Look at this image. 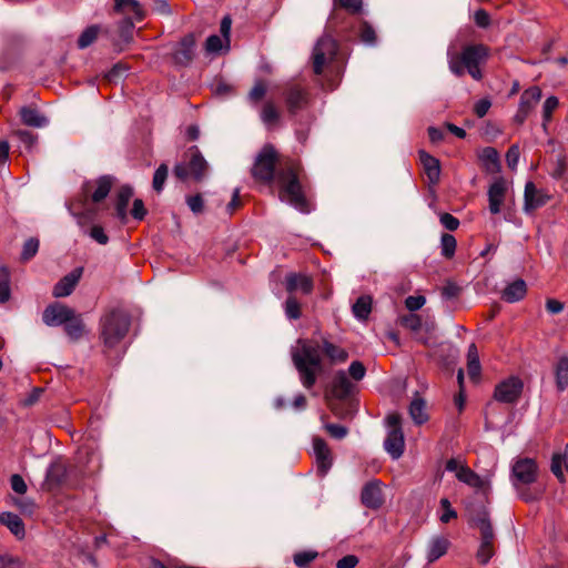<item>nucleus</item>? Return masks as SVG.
<instances>
[{"instance_id": "nucleus-1", "label": "nucleus", "mask_w": 568, "mask_h": 568, "mask_svg": "<svg viewBox=\"0 0 568 568\" xmlns=\"http://www.w3.org/2000/svg\"><path fill=\"white\" fill-rule=\"evenodd\" d=\"M324 353L332 365L343 364L348 359V352L327 341L323 339L322 346L307 338H300L291 348L293 364L298 372L302 385L310 389L323 369L322 355Z\"/></svg>"}, {"instance_id": "nucleus-2", "label": "nucleus", "mask_w": 568, "mask_h": 568, "mask_svg": "<svg viewBox=\"0 0 568 568\" xmlns=\"http://www.w3.org/2000/svg\"><path fill=\"white\" fill-rule=\"evenodd\" d=\"M487 57L488 49L483 44L467 45L460 54L447 51L448 67L452 73L462 77L466 69L475 80L483 78L480 64L486 61Z\"/></svg>"}, {"instance_id": "nucleus-3", "label": "nucleus", "mask_w": 568, "mask_h": 568, "mask_svg": "<svg viewBox=\"0 0 568 568\" xmlns=\"http://www.w3.org/2000/svg\"><path fill=\"white\" fill-rule=\"evenodd\" d=\"M470 520L479 528L481 541L476 554L477 560L481 565H486L494 556L493 541L495 534L489 519L488 510L485 506H467Z\"/></svg>"}, {"instance_id": "nucleus-4", "label": "nucleus", "mask_w": 568, "mask_h": 568, "mask_svg": "<svg viewBox=\"0 0 568 568\" xmlns=\"http://www.w3.org/2000/svg\"><path fill=\"white\" fill-rule=\"evenodd\" d=\"M101 325L104 344L113 347L126 335L130 317L122 311H112L101 320Z\"/></svg>"}, {"instance_id": "nucleus-5", "label": "nucleus", "mask_w": 568, "mask_h": 568, "mask_svg": "<svg viewBox=\"0 0 568 568\" xmlns=\"http://www.w3.org/2000/svg\"><path fill=\"white\" fill-rule=\"evenodd\" d=\"M206 170L207 162L197 146H192L185 152L184 160L175 164L173 173L182 181L189 178L200 181L204 178Z\"/></svg>"}, {"instance_id": "nucleus-6", "label": "nucleus", "mask_w": 568, "mask_h": 568, "mask_svg": "<svg viewBox=\"0 0 568 568\" xmlns=\"http://www.w3.org/2000/svg\"><path fill=\"white\" fill-rule=\"evenodd\" d=\"M278 180L281 183V199L303 213L308 212L307 202L294 171L290 169L282 173Z\"/></svg>"}, {"instance_id": "nucleus-7", "label": "nucleus", "mask_w": 568, "mask_h": 568, "mask_svg": "<svg viewBox=\"0 0 568 568\" xmlns=\"http://www.w3.org/2000/svg\"><path fill=\"white\" fill-rule=\"evenodd\" d=\"M446 470L455 473L456 478L463 484L488 493L490 489V476L481 477L470 469L464 460L457 458H450L446 463Z\"/></svg>"}, {"instance_id": "nucleus-8", "label": "nucleus", "mask_w": 568, "mask_h": 568, "mask_svg": "<svg viewBox=\"0 0 568 568\" xmlns=\"http://www.w3.org/2000/svg\"><path fill=\"white\" fill-rule=\"evenodd\" d=\"M337 53V43L329 36L320 38L313 49V70L316 74H321L324 68L333 61Z\"/></svg>"}, {"instance_id": "nucleus-9", "label": "nucleus", "mask_w": 568, "mask_h": 568, "mask_svg": "<svg viewBox=\"0 0 568 568\" xmlns=\"http://www.w3.org/2000/svg\"><path fill=\"white\" fill-rule=\"evenodd\" d=\"M276 151L272 145H265L256 156L252 174L255 179L271 182L274 178Z\"/></svg>"}, {"instance_id": "nucleus-10", "label": "nucleus", "mask_w": 568, "mask_h": 568, "mask_svg": "<svg viewBox=\"0 0 568 568\" xmlns=\"http://www.w3.org/2000/svg\"><path fill=\"white\" fill-rule=\"evenodd\" d=\"M523 381L517 376H510L496 385L494 398L504 404L516 403L523 392Z\"/></svg>"}, {"instance_id": "nucleus-11", "label": "nucleus", "mask_w": 568, "mask_h": 568, "mask_svg": "<svg viewBox=\"0 0 568 568\" xmlns=\"http://www.w3.org/2000/svg\"><path fill=\"white\" fill-rule=\"evenodd\" d=\"M542 97L541 89L537 85L526 89L519 100L517 112L514 115V122L523 124Z\"/></svg>"}, {"instance_id": "nucleus-12", "label": "nucleus", "mask_w": 568, "mask_h": 568, "mask_svg": "<svg viewBox=\"0 0 568 568\" xmlns=\"http://www.w3.org/2000/svg\"><path fill=\"white\" fill-rule=\"evenodd\" d=\"M511 473L514 476V485L518 489L517 483L530 485L536 481L538 466L531 458H520L513 465Z\"/></svg>"}, {"instance_id": "nucleus-13", "label": "nucleus", "mask_w": 568, "mask_h": 568, "mask_svg": "<svg viewBox=\"0 0 568 568\" xmlns=\"http://www.w3.org/2000/svg\"><path fill=\"white\" fill-rule=\"evenodd\" d=\"M114 178L111 175H102L99 179L85 181L82 185V192L85 196H91L95 203L104 200L113 185Z\"/></svg>"}, {"instance_id": "nucleus-14", "label": "nucleus", "mask_w": 568, "mask_h": 568, "mask_svg": "<svg viewBox=\"0 0 568 568\" xmlns=\"http://www.w3.org/2000/svg\"><path fill=\"white\" fill-rule=\"evenodd\" d=\"M508 192V183L504 178H496L489 185L487 191L488 196V209L494 215L498 214L503 210L506 196Z\"/></svg>"}, {"instance_id": "nucleus-15", "label": "nucleus", "mask_w": 568, "mask_h": 568, "mask_svg": "<svg viewBox=\"0 0 568 568\" xmlns=\"http://www.w3.org/2000/svg\"><path fill=\"white\" fill-rule=\"evenodd\" d=\"M73 313L74 310L60 303H54L45 307L42 321L48 326H60L64 325L68 320H72Z\"/></svg>"}, {"instance_id": "nucleus-16", "label": "nucleus", "mask_w": 568, "mask_h": 568, "mask_svg": "<svg viewBox=\"0 0 568 568\" xmlns=\"http://www.w3.org/2000/svg\"><path fill=\"white\" fill-rule=\"evenodd\" d=\"M550 200V195L542 189H538L532 182H527L524 192V210L531 212L544 206Z\"/></svg>"}, {"instance_id": "nucleus-17", "label": "nucleus", "mask_w": 568, "mask_h": 568, "mask_svg": "<svg viewBox=\"0 0 568 568\" xmlns=\"http://www.w3.org/2000/svg\"><path fill=\"white\" fill-rule=\"evenodd\" d=\"M361 500L364 506L371 509H378L384 504V498L379 480H372L367 483L361 494Z\"/></svg>"}, {"instance_id": "nucleus-18", "label": "nucleus", "mask_w": 568, "mask_h": 568, "mask_svg": "<svg viewBox=\"0 0 568 568\" xmlns=\"http://www.w3.org/2000/svg\"><path fill=\"white\" fill-rule=\"evenodd\" d=\"M313 452L316 459L317 470L325 476L332 467V453L326 442L320 437L313 439Z\"/></svg>"}, {"instance_id": "nucleus-19", "label": "nucleus", "mask_w": 568, "mask_h": 568, "mask_svg": "<svg viewBox=\"0 0 568 568\" xmlns=\"http://www.w3.org/2000/svg\"><path fill=\"white\" fill-rule=\"evenodd\" d=\"M67 478V467L60 462L55 460L50 464L47 469L43 487L48 490L59 487Z\"/></svg>"}, {"instance_id": "nucleus-20", "label": "nucleus", "mask_w": 568, "mask_h": 568, "mask_svg": "<svg viewBox=\"0 0 568 568\" xmlns=\"http://www.w3.org/2000/svg\"><path fill=\"white\" fill-rule=\"evenodd\" d=\"M285 287L291 294L300 291L307 295L313 291V281L308 275L303 273H288L285 276Z\"/></svg>"}, {"instance_id": "nucleus-21", "label": "nucleus", "mask_w": 568, "mask_h": 568, "mask_svg": "<svg viewBox=\"0 0 568 568\" xmlns=\"http://www.w3.org/2000/svg\"><path fill=\"white\" fill-rule=\"evenodd\" d=\"M82 275V268H74L71 273L63 276L53 287V295L55 297L69 296L77 286Z\"/></svg>"}, {"instance_id": "nucleus-22", "label": "nucleus", "mask_w": 568, "mask_h": 568, "mask_svg": "<svg viewBox=\"0 0 568 568\" xmlns=\"http://www.w3.org/2000/svg\"><path fill=\"white\" fill-rule=\"evenodd\" d=\"M405 447L404 434L402 429H389L387 437L384 442L385 450L392 456L393 459H398Z\"/></svg>"}, {"instance_id": "nucleus-23", "label": "nucleus", "mask_w": 568, "mask_h": 568, "mask_svg": "<svg viewBox=\"0 0 568 568\" xmlns=\"http://www.w3.org/2000/svg\"><path fill=\"white\" fill-rule=\"evenodd\" d=\"M288 111L295 114L308 104V93L301 88H291L286 94Z\"/></svg>"}, {"instance_id": "nucleus-24", "label": "nucleus", "mask_w": 568, "mask_h": 568, "mask_svg": "<svg viewBox=\"0 0 568 568\" xmlns=\"http://www.w3.org/2000/svg\"><path fill=\"white\" fill-rule=\"evenodd\" d=\"M133 196V189L130 185H123L120 187L116 195L115 211L118 219L125 223L128 220V205Z\"/></svg>"}, {"instance_id": "nucleus-25", "label": "nucleus", "mask_w": 568, "mask_h": 568, "mask_svg": "<svg viewBox=\"0 0 568 568\" xmlns=\"http://www.w3.org/2000/svg\"><path fill=\"white\" fill-rule=\"evenodd\" d=\"M333 392L336 397L345 398L352 394L354 386L347 377V373L343 369L337 371L332 382Z\"/></svg>"}, {"instance_id": "nucleus-26", "label": "nucleus", "mask_w": 568, "mask_h": 568, "mask_svg": "<svg viewBox=\"0 0 568 568\" xmlns=\"http://www.w3.org/2000/svg\"><path fill=\"white\" fill-rule=\"evenodd\" d=\"M527 286L524 280L509 283L501 293V298L508 303H516L526 296Z\"/></svg>"}, {"instance_id": "nucleus-27", "label": "nucleus", "mask_w": 568, "mask_h": 568, "mask_svg": "<svg viewBox=\"0 0 568 568\" xmlns=\"http://www.w3.org/2000/svg\"><path fill=\"white\" fill-rule=\"evenodd\" d=\"M449 547V541L445 537L436 536L432 538L427 545V561L434 562L444 556Z\"/></svg>"}, {"instance_id": "nucleus-28", "label": "nucleus", "mask_w": 568, "mask_h": 568, "mask_svg": "<svg viewBox=\"0 0 568 568\" xmlns=\"http://www.w3.org/2000/svg\"><path fill=\"white\" fill-rule=\"evenodd\" d=\"M419 158L427 178L432 184H436L440 176V164L439 161L426 153L425 151L419 152Z\"/></svg>"}, {"instance_id": "nucleus-29", "label": "nucleus", "mask_w": 568, "mask_h": 568, "mask_svg": "<svg viewBox=\"0 0 568 568\" xmlns=\"http://www.w3.org/2000/svg\"><path fill=\"white\" fill-rule=\"evenodd\" d=\"M114 11L131 14L136 21L144 18V11L136 0H114Z\"/></svg>"}, {"instance_id": "nucleus-30", "label": "nucleus", "mask_w": 568, "mask_h": 568, "mask_svg": "<svg viewBox=\"0 0 568 568\" xmlns=\"http://www.w3.org/2000/svg\"><path fill=\"white\" fill-rule=\"evenodd\" d=\"M408 412L410 418L417 425H422L428 420L426 402L419 396H415L413 398V400L409 404Z\"/></svg>"}, {"instance_id": "nucleus-31", "label": "nucleus", "mask_w": 568, "mask_h": 568, "mask_svg": "<svg viewBox=\"0 0 568 568\" xmlns=\"http://www.w3.org/2000/svg\"><path fill=\"white\" fill-rule=\"evenodd\" d=\"M194 45L195 41L192 34L185 37L181 43L180 47L174 52V59L179 63H186L191 61L193 53H194Z\"/></svg>"}, {"instance_id": "nucleus-32", "label": "nucleus", "mask_w": 568, "mask_h": 568, "mask_svg": "<svg viewBox=\"0 0 568 568\" xmlns=\"http://www.w3.org/2000/svg\"><path fill=\"white\" fill-rule=\"evenodd\" d=\"M0 523L7 526L16 537H24V525L18 515L12 513H2L0 514Z\"/></svg>"}, {"instance_id": "nucleus-33", "label": "nucleus", "mask_w": 568, "mask_h": 568, "mask_svg": "<svg viewBox=\"0 0 568 568\" xmlns=\"http://www.w3.org/2000/svg\"><path fill=\"white\" fill-rule=\"evenodd\" d=\"M22 122L33 128H43L48 124V119L38 110L32 108H22L20 111Z\"/></svg>"}, {"instance_id": "nucleus-34", "label": "nucleus", "mask_w": 568, "mask_h": 568, "mask_svg": "<svg viewBox=\"0 0 568 568\" xmlns=\"http://www.w3.org/2000/svg\"><path fill=\"white\" fill-rule=\"evenodd\" d=\"M556 387L564 392L568 387V357L561 356L555 367Z\"/></svg>"}, {"instance_id": "nucleus-35", "label": "nucleus", "mask_w": 568, "mask_h": 568, "mask_svg": "<svg viewBox=\"0 0 568 568\" xmlns=\"http://www.w3.org/2000/svg\"><path fill=\"white\" fill-rule=\"evenodd\" d=\"M64 332L71 341H78L84 333V324L80 315L73 313L72 320L64 324Z\"/></svg>"}, {"instance_id": "nucleus-36", "label": "nucleus", "mask_w": 568, "mask_h": 568, "mask_svg": "<svg viewBox=\"0 0 568 568\" xmlns=\"http://www.w3.org/2000/svg\"><path fill=\"white\" fill-rule=\"evenodd\" d=\"M467 368L471 378H477L480 374V362L478 349L475 344H470L467 351Z\"/></svg>"}, {"instance_id": "nucleus-37", "label": "nucleus", "mask_w": 568, "mask_h": 568, "mask_svg": "<svg viewBox=\"0 0 568 568\" xmlns=\"http://www.w3.org/2000/svg\"><path fill=\"white\" fill-rule=\"evenodd\" d=\"M372 311V297L364 295L357 298L353 305V314L358 320H366Z\"/></svg>"}, {"instance_id": "nucleus-38", "label": "nucleus", "mask_w": 568, "mask_h": 568, "mask_svg": "<svg viewBox=\"0 0 568 568\" xmlns=\"http://www.w3.org/2000/svg\"><path fill=\"white\" fill-rule=\"evenodd\" d=\"M559 100L555 95L548 97L541 108L542 113V130L546 132L548 128V123L551 121L552 112L558 108Z\"/></svg>"}, {"instance_id": "nucleus-39", "label": "nucleus", "mask_w": 568, "mask_h": 568, "mask_svg": "<svg viewBox=\"0 0 568 568\" xmlns=\"http://www.w3.org/2000/svg\"><path fill=\"white\" fill-rule=\"evenodd\" d=\"M100 32V27L97 24L90 26L83 30L78 39V47L80 49H85L90 47L98 38Z\"/></svg>"}, {"instance_id": "nucleus-40", "label": "nucleus", "mask_w": 568, "mask_h": 568, "mask_svg": "<svg viewBox=\"0 0 568 568\" xmlns=\"http://www.w3.org/2000/svg\"><path fill=\"white\" fill-rule=\"evenodd\" d=\"M457 242L456 239L448 233H444L440 237V250L442 255L446 258L454 256L456 251Z\"/></svg>"}, {"instance_id": "nucleus-41", "label": "nucleus", "mask_w": 568, "mask_h": 568, "mask_svg": "<svg viewBox=\"0 0 568 568\" xmlns=\"http://www.w3.org/2000/svg\"><path fill=\"white\" fill-rule=\"evenodd\" d=\"M169 174V168L166 164H161L154 172L153 181H152V187L158 193L162 192L166 178Z\"/></svg>"}, {"instance_id": "nucleus-42", "label": "nucleus", "mask_w": 568, "mask_h": 568, "mask_svg": "<svg viewBox=\"0 0 568 568\" xmlns=\"http://www.w3.org/2000/svg\"><path fill=\"white\" fill-rule=\"evenodd\" d=\"M11 294L10 276L7 268L0 270V303L9 301Z\"/></svg>"}, {"instance_id": "nucleus-43", "label": "nucleus", "mask_w": 568, "mask_h": 568, "mask_svg": "<svg viewBox=\"0 0 568 568\" xmlns=\"http://www.w3.org/2000/svg\"><path fill=\"white\" fill-rule=\"evenodd\" d=\"M285 315L290 320H298L301 317L300 303L297 300L290 295L284 304Z\"/></svg>"}, {"instance_id": "nucleus-44", "label": "nucleus", "mask_w": 568, "mask_h": 568, "mask_svg": "<svg viewBox=\"0 0 568 568\" xmlns=\"http://www.w3.org/2000/svg\"><path fill=\"white\" fill-rule=\"evenodd\" d=\"M39 250V240L36 237L28 239L22 247L21 260L29 261L31 260Z\"/></svg>"}, {"instance_id": "nucleus-45", "label": "nucleus", "mask_w": 568, "mask_h": 568, "mask_svg": "<svg viewBox=\"0 0 568 568\" xmlns=\"http://www.w3.org/2000/svg\"><path fill=\"white\" fill-rule=\"evenodd\" d=\"M442 514L439 520L443 524L449 523L452 519L457 517L456 510L452 507L450 501L447 498L440 499Z\"/></svg>"}, {"instance_id": "nucleus-46", "label": "nucleus", "mask_w": 568, "mask_h": 568, "mask_svg": "<svg viewBox=\"0 0 568 568\" xmlns=\"http://www.w3.org/2000/svg\"><path fill=\"white\" fill-rule=\"evenodd\" d=\"M261 119L265 124H272L278 119V112L274 104L266 103L261 112Z\"/></svg>"}, {"instance_id": "nucleus-47", "label": "nucleus", "mask_w": 568, "mask_h": 568, "mask_svg": "<svg viewBox=\"0 0 568 568\" xmlns=\"http://www.w3.org/2000/svg\"><path fill=\"white\" fill-rule=\"evenodd\" d=\"M317 557L316 551H302L294 555V564L300 568H306Z\"/></svg>"}, {"instance_id": "nucleus-48", "label": "nucleus", "mask_w": 568, "mask_h": 568, "mask_svg": "<svg viewBox=\"0 0 568 568\" xmlns=\"http://www.w3.org/2000/svg\"><path fill=\"white\" fill-rule=\"evenodd\" d=\"M14 135L19 139L20 143L27 149L30 150L37 142V136L33 135L28 130H18L14 132Z\"/></svg>"}, {"instance_id": "nucleus-49", "label": "nucleus", "mask_w": 568, "mask_h": 568, "mask_svg": "<svg viewBox=\"0 0 568 568\" xmlns=\"http://www.w3.org/2000/svg\"><path fill=\"white\" fill-rule=\"evenodd\" d=\"M347 373L354 381L359 382L365 377L366 368L362 362L354 361L351 363Z\"/></svg>"}, {"instance_id": "nucleus-50", "label": "nucleus", "mask_w": 568, "mask_h": 568, "mask_svg": "<svg viewBox=\"0 0 568 568\" xmlns=\"http://www.w3.org/2000/svg\"><path fill=\"white\" fill-rule=\"evenodd\" d=\"M520 151L517 144L511 145L506 153V162L510 170H516L519 162Z\"/></svg>"}, {"instance_id": "nucleus-51", "label": "nucleus", "mask_w": 568, "mask_h": 568, "mask_svg": "<svg viewBox=\"0 0 568 568\" xmlns=\"http://www.w3.org/2000/svg\"><path fill=\"white\" fill-rule=\"evenodd\" d=\"M223 48V39L216 34H212L206 39L205 50L209 53H219Z\"/></svg>"}, {"instance_id": "nucleus-52", "label": "nucleus", "mask_w": 568, "mask_h": 568, "mask_svg": "<svg viewBox=\"0 0 568 568\" xmlns=\"http://www.w3.org/2000/svg\"><path fill=\"white\" fill-rule=\"evenodd\" d=\"M359 37L365 44L374 45L376 42V33L374 29L367 23L362 26Z\"/></svg>"}, {"instance_id": "nucleus-53", "label": "nucleus", "mask_w": 568, "mask_h": 568, "mask_svg": "<svg viewBox=\"0 0 568 568\" xmlns=\"http://www.w3.org/2000/svg\"><path fill=\"white\" fill-rule=\"evenodd\" d=\"M402 324H403L406 328H408V329H410V331H413V332H417V331H419V329H420V327H422V320H420V317H419L418 315H416V314H409V315L404 316V317L402 318Z\"/></svg>"}, {"instance_id": "nucleus-54", "label": "nucleus", "mask_w": 568, "mask_h": 568, "mask_svg": "<svg viewBox=\"0 0 568 568\" xmlns=\"http://www.w3.org/2000/svg\"><path fill=\"white\" fill-rule=\"evenodd\" d=\"M325 429L335 439H343L348 433L347 428L339 424H326Z\"/></svg>"}, {"instance_id": "nucleus-55", "label": "nucleus", "mask_w": 568, "mask_h": 568, "mask_svg": "<svg viewBox=\"0 0 568 568\" xmlns=\"http://www.w3.org/2000/svg\"><path fill=\"white\" fill-rule=\"evenodd\" d=\"M10 485H11L12 490L17 494L23 495L27 493V489H28L27 484H26L24 479L22 478V476H20L18 474H14L11 476Z\"/></svg>"}, {"instance_id": "nucleus-56", "label": "nucleus", "mask_w": 568, "mask_h": 568, "mask_svg": "<svg viewBox=\"0 0 568 568\" xmlns=\"http://www.w3.org/2000/svg\"><path fill=\"white\" fill-rule=\"evenodd\" d=\"M483 159L487 162V165H493L495 169L499 168V154L494 148L484 149Z\"/></svg>"}, {"instance_id": "nucleus-57", "label": "nucleus", "mask_w": 568, "mask_h": 568, "mask_svg": "<svg viewBox=\"0 0 568 568\" xmlns=\"http://www.w3.org/2000/svg\"><path fill=\"white\" fill-rule=\"evenodd\" d=\"M425 303H426V298L424 296H422V295L408 296L405 300V306L410 312H415V311L420 310L425 305Z\"/></svg>"}, {"instance_id": "nucleus-58", "label": "nucleus", "mask_w": 568, "mask_h": 568, "mask_svg": "<svg viewBox=\"0 0 568 568\" xmlns=\"http://www.w3.org/2000/svg\"><path fill=\"white\" fill-rule=\"evenodd\" d=\"M186 203L193 213H195V214L202 213L203 207H204V202L200 194L187 196Z\"/></svg>"}, {"instance_id": "nucleus-59", "label": "nucleus", "mask_w": 568, "mask_h": 568, "mask_svg": "<svg viewBox=\"0 0 568 568\" xmlns=\"http://www.w3.org/2000/svg\"><path fill=\"white\" fill-rule=\"evenodd\" d=\"M439 221L442 223V225L449 230V231H455L458 229L459 226V221L458 219H456L455 216H453L452 214L449 213H443L440 216H439Z\"/></svg>"}, {"instance_id": "nucleus-60", "label": "nucleus", "mask_w": 568, "mask_h": 568, "mask_svg": "<svg viewBox=\"0 0 568 568\" xmlns=\"http://www.w3.org/2000/svg\"><path fill=\"white\" fill-rule=\"evenodd\" d=\"M131 214L138 221H142L145 217L146 210H145L144 203L141 199H135L133 201V207L131 210Z\"/></svg>"}, {"instance_id": "nucleus-61", "label": "nucleus", "mask_w": 568, "mask_h": 568, "mask_svg": "<svg viewBox=\"0 0 568 568\" xmlns=\"http://www.w3.org/2000/svg\"><path fill=\"white\" fill-rule=\"evenodd\" d=\"M152 10L160 16L168 17L172 13L171 7L166 0H154Z\"/></svg>"}, {"instance_id": "nucleus-62", "label": "nucleus", "mask_w": 568, "mask_h": 568, "mask_svg": "<svg viewBox=\"0 0 568 568\" xmlns=\"http://www.w3.org/2000/svg\"><path fill=\"white\" fill-rule=\"evenodd\" d=\"M90 236L97 241L99 244L105 245L109 241L108 235L104 233V230L99 226L94 225L90 231Z\"/></svg>"}, {"instance_id": "nucleus-63", "label": "nucleus", "mask_w": 568, "mask_h": 568, "mask_svg": "<svg viewBox=\"0 0 568 568\" xmlns=\"http://www.w3.org/2000/svg\"><path fill=\"white\" fill-rule=\"evenodd\" d=\"M491 106V102L488 99H480L476 102L474 111L478 118H484Z\"/></svg>"}, {"instance_id": "nucleus-64", "label": "nucleus", "mask_w": 568, "mask_h": 568, "mask_svg": "<svg viewBox=\"0 0 568 568\" xmlns=\"http://www.w3.org/2000/svg\"><path fill=\"white\" fill-rule=\"evenodd\" d=\"M358 558L355 555H346L336 562V568H355L358 564Z\"/></svg>"}]
</instances>
